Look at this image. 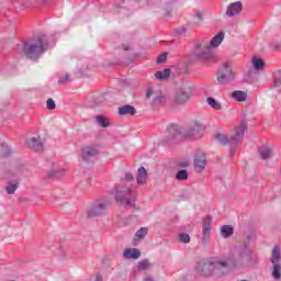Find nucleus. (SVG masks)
<instances>
[{"instance_id": "nucleus-1", "label": "nucleus", "mask_w": 281, "mask_h": 281, "mask_svg": "<svg viewBox=\"0 0 281 281\" xmlns=\"http://www.w3.org/2000/svg\"><path fill=\"white\" fill-rule=\"evenodd\" d=\"M254 265V256L247 251L245 246L238 247L235 255L226 260L205 261L199 263L196 270L201 276H212L214 271H222V269H240V267H250Z\"/></svg>"}, {"instance_id": "nucleus-2", "label": "nucleus", "mask_w": 281, "mask_h": 281, "mask_svg": "<svg viewBox=\"0 0 281 281\" xmlns=\"http://www.w3.org/2000/svg\"><path fill=\"white\" fill-rule=\"evenodd\" d=\"M47 47V40L45 37H37L24 44V56H26L30 60H38V58L45 54Z\"/></svg>"}, {"instance_id": "nucleus-3", "label": "nucleus", "mask_w": 281, "mask_h": 281, "mask_svg": "<svg viewBox=\"0 0 281 281\" xmlns=\"http://www.w3.org/2000/svg\"><path fill=\"white\" fill-rule=\"evenodd\" d=\"M190 100H192V86L182 83L175 91L172 106H186Z\"/></svg>"}, {"instance_id": "nucleus-4", "label": "nucleus", "mask_w": 281, "mask_h": 281, "mask_svg": "<svg viewBox=\"0 0 281 281\" xmlns=\"http://www.w3.org/2000/svg\"><path fill=\"white\" fill-rule=\"evenodd\" d=\"M135 193L131 189L121 188L116 192V201H120L122 205L135 207Z\"/></svg>"}, {"instance_id": "nucleus-5", "label": "nucleus", "mask_w": 281, "mask_h": 281, "mask_svg": "<svg viewBox=\"0 0 281 281\" xmlns=\"http://www.w3.org/2000/svg\"><path fill=\"white\" fill-rule=\"evenodd\" d=\"M193 56L198 58V60H210V58H212V50L206 44H196L193 49Z\"/></svg>"}, {"instance_id": "nucleus-6", "label": "nucleus", "mask_w": 281, "mask_h": 281, "mask_svg": "<svg viewBox=\"0 0 281 281\" xmlns=\"http://www.w3.org/2000/svg\"><path fill=\"white\" fill-rule=\"evenodd\" d=\"M245 131H247V123L245 121H241L233 128L234 136L231 142L233 146H238L240 137L245 135Z\"/></svg>"}, {"instance_id": "nucleus-7", "label": "nucleus", "mask_w": 281, "mask_h": 281, "mask_svg": "<svg viewBox=\"0 0 281 281\" xmlns=\"http://www.w3.org/2000/svg\"><path fill=\"white\" fill-rule=\"evenodd\" d=\"M234 80V72L229 66H224V68L217 74V82L220 85H229Z\"/></svg>"}, {"instance_id": "nucleus-8", "label": "nucleus", "mask_w": 281, "mask_h": 281, "mask_svg": "<svg viewBox=\"0 0 281 281\" xmlns=\"http://www.w3.org/2000/svg\"><path fill=\"white\" fill-rule=\"evenodd\" d=\"M205 131V125L194 121L190 124V126L186 131L187 137H195L199 133Z\"/></svg>"}, {"instance_id": "nucleus-9", "label": "nucleus", "mask_w": 281, "mask_h": 281, "mask_svg": "<svg viewBox=\"0 0 281 281\" xmlns=\"http://www.w3.org/2000/svg\"><path fill=\"white\" fill-rule=\"evenodd\" d=\"M240 12H243V2L236 1L228 5L226 16H238Z\"/></svg>"}, {"instance_id": "nucleus-10", "label": "nucleus", "mask_w": 281, "mask_h": 281, "mask_svg": "<svg viewBox=\"0 0 281 281\" xmlns=\"http://www.w3.org/2000/svg\"><path fill=\"white\" fill-rule=\"evenodd\" d=\"M26 144L29 148H32V150H35V153L43 150V142L41 140V136L29 138Z\"/></svg>"}, {"instance_id": "nucleus-11", "label": "nucleus", "mask_w": 281, "mask_h": 281, "mask_svg": "<svg viewBox=\"0 0 281 281\" xmlns=\"http://www.w3.org/2000/svg\"><path fill=\"white\" fill-rule=\"evenodd\" d=\"M142 256V251L137 248H126L123 251V258L125 260H137Z\"/></svg>"}, {"instance_id": "nucleus-12", "label": "nucleus", "mask_w": 281, "mask_h": 281, "mask_svg": "<svg viewBox=\"0 0 281 281\" xmlns=\"http://www.w3.org/2000/svg\"><path fill=\"white\" fill-rule=\"evenodd\" d=\"M194 168L201 172V170H205V166L207 164V160L205 159V154L201 153L198 154L194 158Z\"/></svg>"}, {"instance_id": "nucleus-13", "label": "nucleus", "mask_w": 281, "mask_h": 281, "mask_svg": "<svg viewBox=\"0 0 281 281\" xmlns=\"http://www.w3.org/2000/svg\"><path fill=\"white\" fill-rule=\"evenodd\" d=\"M224 40L225 33L221 32L211 40L210 44L206 45L210 47V50L212 52L213 49H215V47H218V45H221V43H223Z\"/></svg>"}, {"instance_id": "nucleus-14", "label": "nucleus", "mask_w": 281, "mask_h": 281, "mask_svg": "<svg viewBox=\"0 0 281 281\" xmlns=\"http://www.w3.org/2000/svg\"><path fill=\"white\" fill-rule=\"evenodd\" d=\"M150 95H154V104H164L166 102L164 94L157 93L153 89H148L146 92V98H150Z\"/></svg>"}, {"instance_id": "nucleus-15", "label": "nucleus", "mask_w": 281, "mask_h": 281, "mask_svg": "<svg viewBox=\"0 0 281 281\" xmlns=\"http://www.w3.org/2000/svg\"><path fill=\"white\" fill-rule=\"evenodd\" d=\"M136 181L138 186H144V183L148 181V172L146 171V168L140 167L138 169Z\"/></svg>"}, {"instance_id": "nucleus-16", "label": "nucleus", "mask_w": 281, "mask_h": 281, "mask_svg": "<svg viewBox=\"0 0 281 281\" xmlns=\"http://www.w3.org/2000/svg\"><path fill=\"white\" fill-rule=\"evenodd\" d=\"M216 140L220 144H223V146H227V144H229V146H232L233 148H236V146H238V145H232V138L227 137V134H224V133H218L216 135Z\"/></svg>"}, {"instance_id": "nucleus-17", "label": "nucleus", "mask_w": 281, "mask_h": 281, "mask_svg": "<svg viewBox=\"0 0 281 281\" xmlns=\"http://www.w3.org/2000/svg\"><path fill=\"white\" fill-rule=\"evenodd\" d=\"M212 236V225L206 224L203 227L202 244L207 245L210 237Z\"/></svg>"}, {"instance_id": "nucleus-18", "label": "nucleus", "mask_w": 281, "mask_h": 281, "mask_svg": "<svg viewBox=\"0 0 281 281\" xmlns=\"http://www.w3.org/2000/svg\"><path fill=\"white\" fill-rule=\"evenodd\" d=\"M206 102L209 104V106H211V109H213L214 111H222L223 110V104L217 101L216 99L209 97L206 99Z\"/></svg>"}, {"instance_id": "nucleus-19", "label": "nucleus", "mask_w": 281, "mask_h": 281, "mask_svg": "<svg viewBox=\"0 0 281 281\" xmlns=\"http://www.w3.org/2000/svg\"><path fill=\"white\" fill-rule=\"evenodd\" d=\"M119 113L120 115H135L137 111L135 108H133V105H123L119 109Z\"/></svg>"}, {"instance_id": "nucleus-20", "label": "nucleus", "mask_w": 281, "mask_h": 281, "mask_svg": "<svg viewBox=\"0 0 281 281\" xmlns=\"http://www.w3.org/2000/svg\"><path fill=\"white\" fill-rule=\"evenodd\" d=\"M232 98H234V100H237V102H246L247 101V92L245 91H234L232 93Z\"/></svg>"}, {"instance_id": "nucleus-21", "label": "nucleus", "mask_w": 281, "mask_h": 281, "mask_svg": "<svg viewBox=\"0 0 281 281\" xmlns=\"http://www.w3.org/2000/svg\"><path fill=\"white\" fill-rule=\"evenodd\" d=\"M280 246H274L272 249L271 262L272 265H280Z\"/></svg>"}, {"instance_id": "nucleus-22", "label": "nucleus", "mask_w": 281, "mask_h": 281, "mask_svg": "<svg viewBox=\"0 0 281 281\" xmlns=\"http://www.w3.org/2000/svg\"><path fill=\"white\" fill-rule=\"evenodd\" d=\"M155 78L156 80H168L170 78V69L165 68L162 71H157Z\"/></svg>"}, {"instance_id": "nucleus-23", "label": "nucleus", "mask_w": 281, "mask_h": 281, "mask_svg": "<svg viewBox=\"0 0 281 281\" xmlns=\"http://www.w3.org/2000/svg\"><path fill=\"white\" fill-rule=\"evenodd\" d=\"M18 189H19V181L16 180L9 181L5 188L7 194H14V192H16Z\"/></svg>"}, {"instance_id": "nucleus-24", "label": "nucleus", "mask_w": 281, "mask_h": 281, "mask_svg": "<svg viewBox=\"0 0 281 281\" xmlns=\"http://www.w3.org/2000/svg\"><path fill=\"white\" fill-rule=\"evenodd\" d=\"M221 234H222L223 238H229V236H233V234H234V227H232L229 225H224L221 228Z\"/></svg>"}, {"instance_id": "nucleus-25", "label": "nucleus", "mask_w": 281, "mask_h": 281, "mask_svg": "<svg viewBox=\"0 0 281 281\" xmlns=\"http://www.w3.org/2000/svg\"><path fill=\"white\" fill-rule=\"evenodd\" d=\"M251 63H252L254 69H257V71L265 69V61L262 59L258 57H254Z\"/></svg>"}, {"instance_id": "nucleus-26", "label": "nucleus", "mask_w": 281, "mask_h": 281, "mask_svg": "<svg viewBox=\"0 0 281 281\" xmlns=\"http://www.w3.org/2000/svg\"><path fill=\"white\" fill-rule=\"evenodd\" d=\"M98 155V149L95 147H87L83 149V159L87 160V157H95Z\"/></svg>"}, {"instance_id": "nucleus-27", "label": "nucleus", "mask_w": 281, "mask_h": 281, "mask_svg": "<svg viewBox=\"0 0 281 281\" xmlns=\"http://www.w3.org/2000/svg\"><path fill=\"white\" fill-rule=\"evenodd\" d=\"M272 278L280 280L281 278V263H273Z\"/></svg>"}, {"instance_id": "nucleus-28", "label": "nucleus", "mask_w": 281, "mask_h": 281, "mask_svg": "<svg viewBox=\"0 0 281 281\" xmlns=\"http://www.w3.org/2000/svg\"><path fill=\"white\" fill-rule=\"evenodd\" d=\"M104 210H106V204H98L97 206H93L92 213L94 216H100V214H104Z\"/></svg>"}, {"instance_id": "nucleus-29", "label": "nucleus", "mask_w": 281, "mask_h": 281, "mask_svg": "<svg viewBox=\"0 0 281 281\" xmlns=\"http://www.w3.org/2000/svg\"><path fill=\"white\" fill-rule=\"evenodd\" d=\"M176 179H177V181H186V180H188V171H186L183 169L178 171L177 175H176Z\"/></svg>"}, {"instance_id": "nucleus-30", "label": "nucleus", "mask_w": 281, "mask_h": 281, "mask_svg": "<svg viewBox=\"0 0 281 281\" xmlns=\"http://www.w3.org/2000/svg\"><path fill=\"white\" fill-rule=\"evenodd\" d=\"M146 234H148V228L143 227L136 232L135 236L136 238L142 239V238H146Z\"/></svg>"}, {"instance_id": "nucleus-31", "label": "nucleus", "mask_w": 281, "mask_h": 281, "mask_svg": "<svg viewBox=\"0 0 281 281\" xmlns=\"http://www.w3.org/2000/svg\"><path fill=\"white\" fill-rule=\"evenodd\" d=\"M97 122L99 126H102L103 128H106V126H109V122L103 116H98Z\"/></svg>"}, {"instance_id": "nucleus-32", "label": "nucleus", "mask_w": 281, "mask_h": 281, "mask_svg": "<svg viewBox=\"0 0 281 281\" xmlns=\"http://www.w3.org/2000/svg\"><path fill=\"white\" fill-rule=\"evenodd\" d=\"M46 109H48V111H54V109H56V102L54 99H48L46 101Z\"/></svg>"}, {"instance_id": "nucleus-33", "label": "nucleus", "mask_w": 281, "mask_h": 281, "mask_svg": "<svg viewBox=\"0 0 281 281\" xmlns=\"http://www.w3.org/2000/svg\"><path fill=\"white\" fill-rule=\"evenodd\" d=\"M261 159H269L271 157V150L265 148L260 151Z\"/></svg>"}, {"instance_id": "nucleus-34", "label": "nucleus", "mask_w": 281, "mask_h": 281, "mask_svg": "<svg viewBox=\"0 0 281 281\" xmlns=\"http://www.w3.org/2000/svg\"><path fill=\"white\" fill-rule=\"evenodd\" d=\"M166 60H168V54L164 53L160 56H158L156 63H158V65H161V63H166Z\"/></svg>"}, {"instance_id": "nucleus-35", "label": "nucleus", "mask_w": 281, "mask_h": 281, "mask_svg": "<svg viewBox=\"0 0 281 281\" xmlns=\"http://www.w3.org/2000/svg\"><path fill=\"white\" fill-rule=\"evenodd\" d=\"M179 240H180V243L188 244V243H190V235L181 234L180 237H179Z\"/></svg>"}, {"instance_id": "nucleus-36", "label": "nucleus", "mask_w": 281, "mask_h": 281, "mask_svg": "<svg viewBox=\"0 0 281 281\" xmlns=\"http://www.w3.org/2000/svg\"><path fill=\"white\" fill-rule=\"evenodd\" d=\"M168 133L172 135V137H177L179 135V131H177V127L175 126L169 127Z\"/></svg>"}, {"instance_id": "nucleus-37", "label": "nucleus", "mask_w": 281, "mask_h": 281, "mask_svg": "<svg viewBox=\"0 0 281 281\" xmlns=\"http://www.w3.org/2000/svg\"><path fill=\"white\" fill-rule=\"evenodd\" d=\"M150 267V263L148 261H143L139 263V269H148Z\"/></svg>"}, {"instance_id": "nucleus-38", "label": "nucleus", "mask_w": 281, "mask_h": 281, "mask_svg": "<svg viewBox=\"0 0 281 281\" xmlns=\"http://www.w3.org/2000/svg\"><path fill=\"white\" fill-rule=\"evenodd\" d=\"M125 181H135L132 173H125Z\"/></svg>"}, {"instance_id": "nucleus-39", "label": "nucleus", "mask_w": 281, "mask_h": 281, "mask_svg": "<svg viewBox=\"0 0 281 281\" xmlns=\"http://www.w3.org/2000/svg\"><path fill=\"white\" fill-rule=\"evenodd\" d=\"M69 81V75H66L64 79L59 80V85H64V82H68Z\"/></svg>"}, {"instance_id": "nucleus-40", "label": "nucleus", "mask_w": 281, "mask_h": 281, "mask_svg": "<svg viewBox=\"0 0 281 281\" xmlns=\"http://www.w3.org/2000/svg\"><path fill=\"white\" fill-rule=\"evenodd\" d=\"M124 49H125V52H128V46H125Z\"/></svg>"}, {"instance_id": "nucleus-41", "label": "nucleus", "mask_w": 281, "mask_h": 281, "mask_svg": "<svg viewBox=\"0 0 281 281\" xmlns=\"http://www.w3.org/2000/svg\"><path fill=\"white\" fill-rule=\"evenodd\" d=\"M167 16H170V12L166 13Z\"/></svg>"}]
</instances>
